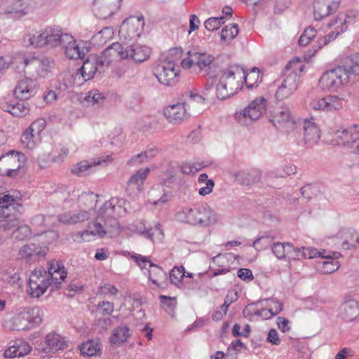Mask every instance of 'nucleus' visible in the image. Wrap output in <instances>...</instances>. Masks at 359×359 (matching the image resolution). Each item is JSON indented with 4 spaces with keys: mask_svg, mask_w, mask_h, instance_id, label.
I'll use <instances>...</instances> for the list:
<instances>
[{
    "mask_svg": "<svg viewBox=\"0 0 359 359\" xmlns=\"http://www.w3.org/2000/svg\"><path fill=\"white\" fill-rule=\"evenodd\" d=\"M151 270L148 271V278L158 287L163 288L167 285V273L157 264L150 263Z\"/></svg>",
    "mask_w": 359,
    "mask_h": 359,
    "instance_id": "nucleus-35",
    "label": "nucleus"
},
{
    "mask_svg": "<svg viewBox=\"0 0 359 359\" xmlns=\"http://www.w3.org/2000/svg\"><path fill=\"white\" fill-rule=\"evenodd\" d=\"M273 255L279 259H284L286 254L294 252V258L300 259L309 258L311 259L316 255V250L309 248L302 247V248H294L290 243H273L271 247Z\"/></svg>",
    "mask_w": 359,
    "mask_h": 359,
    "instance_id": "nucleus-11",
    "label": "nucleus"
},
{
    "mask_svg": "<svg viewBox=\"0 0 359 359\" xmlns=\"http://www.w3.org/2000/svg\"><path fill=\"white\" fill-rule=\"evenodd\" d=\"M81 353L86 356L100 355L101 344L99 340H89L80 346Z\"/></svg>",
    "mask_w": 359,
    "mask_h": 359,
    "instance_id": "nucleus-41",
    "label": "nucleus"
},
{
    "mask_svg": "<svg viewBox=\"0 0 359 359\" xmlns=\"http://www.w3.org/2000/svg\"><path fill=\"white\" fill-rule=\"evenodd\" d=\"M340 0H315L313 3V15L316 20L323 18L335 13L339 8Z\"/></svg>",
    "mask_w": 359,
    "mask_h": 359,
    "instance_id": "nucleus-20",
    "label": "nucleus"
},
{
    "mask_svg": "<svg viewBox=\"0 0 359 359\" xmlns=\"http://www.w3.org/2000/svg\"><path fill=\"white\" fill-rule=\"evenodd\" d=\"M223 16L217 18H210L204 22V26L208 31L212 32L218 29L220 26L224 23Z\"/></svg>",
    "mask_w": 359,
    "mask_h": 359,
    "instance_id": "nucleus-54",
    "label": "nucleus"
},
{
    "mask_svg": "<svg viewBox=\"0 0 359 359\" xmlns=\"http://www.w3.org/2000/svg\"><path fill=\"white\" fill-rule=\"evenodd\" d=\"M160 302L161 303L164 305V306H166L165 309L167 312L172 311L174 308L176 306V298L175 297H170L165 295H161L160 296Z\"/></svg>",
    "mask_w": 359,
    "mask_h": 359,
    "instance_id": "nucleus-61",
    "label": "nucleus"
},
{
    "mask_svg": "<svg viewBox=\"0 0 359 359\" xmlns=\"http://www.w3.org/2000/svg\"><path fill=\"white\" fill-rule=\"evenodd\" d=\"M46 126V122L43 118H39L34 121L28 128L34 132L35 135L41 137V132L45 129Z\"/></svg>",
    "mask_w": 359,
    "mask_h": 359,
    "instance_id": "nucleus-57",
    "label": "nucleus"
},
{
    "mask_svg": "<svg viewBox=\"0 0 359 359\" xmlns=\"http://www.w3.org/2000/svg\"><path fill=\"white\" fill-rule=\"evenodd\" d=\"M352 17L344 14L338 15L334 19L332 20L328 24L327 27L333 28L334 30L328 34L323 36L330 43L334 40L338 35L345 32L348 28V24L351 23Z\"/></svg>",
    "mask_w": 359,
    "mask_h": 359,
    "instance_id": "nucleus-22",
    "label": "nucleus"
},
{
    "mask_svg": "<svg viewBox=\"0 0 359 359\" xmlns=\"http://www.w3.org/2000/svg\"><path fill=\"white\" fill-rule=\"evenodd\" d=\"M164 115L172 123H180L191 116L187 107L182 103L170 105L164 109Z\"/></svg>",
    "mask_w": 359,
    "mask_h": 359,
    "instance_id": "nucleus-23",
    "label": "nucleus"
},
{
    "mask_svg": "<svg viewBox=\"0 0 359 359\" xmlns=\"http://www.w3.org/2000/svg\"><path fill=\"white\" fill-rule=\"evenodd\" d=\"M38 87L36 79L25 78L18 81L13 91L14 95L20 100H27L36 94Z\"/></svg>",
    "mask_w": 359,
    "mask_h": 359,
    "instance_id": "nucleus-19",
    "label": "nucleus"
},
{
    "mask_svg": "<svg viewBox=\"0 0 359 359\" xmlns=\"http://www.w3.org/2000/svg\"><path fill=\"white\" fill-rule=\"evenodd\" d=\"M183 56V50L180 47H177L172 48L169 50L168 55L165 60H174L175 62V65L177 62L181 59Z\"/></svg>",
    "mask_w": 359,
    "mask_h": 359,
    "instance_id": "nucleus-63",
    "label": "nucleus"
},
{
    "mask_svg": "<svg viewBox=\"0 0 359 359\" xmlns=\"http://www.w3.org/2000/svg\"><path fill=\"white\" fill-rule=\"evenodd\" d=\"M84 100L93 107H99L104 102L105 97L97 90H93L87 93Z\"/></svg>",
    "mask_w": 359,
    "mask_h": 359,
    "instance_id": "nucleus-45",
    "label": "nucleus"
},
{
    "mask_svg": "<svg viewBox=\"0 0 359 359\" xmlns=\"http://www.w3.org/2000/svg\"><path fill=\"white\" fill-rule=\"evenodd\" d=\"M151 54V49L140 44H133L125 47V59L132 60L135 62L141 63L147 60Z\"/></svg>",
    "mask_w": 359,
    "mask_h": 359,
    "instance_id": "nucleus-24",
    "label": "nucleus"
},
{
    "mask_svg": "<svg viewBox=\"0 0 359 359\" xmlns=\"http://www.w3.org/2000/svg\"><path fill=\"white\" fill-rule=\"evenodd\" d=\"M1 275V278L8 283L13 285L20 280V276L18 270L13 267H9L0 272Z\"/></svg>",
    "mask_w": 359,
    "mask_h": 359,
    "instance_id": "nucleus-46",
    "label": "nucleus"
},
{
    "mask_svg": "<svg viewBox=\"0 0 359 359\" xmlns=\"http://www.w3.org/2000/svg\"><path fill=\"white\" fill-rule=\"evenodd\" d=\"M73 224L83 222L91 217V213L89 210H80L76 212H72Z\"/></svg>",
    "mask_w": 359,
    "mask_h": 359,
    "instance_id": "nucleus-58",
    "label": "nucleus"
},
{
    "mask_svg": "<svg viewBox=\"0 0 359 359\" xmlns=\"http://www.w3.org/2000/svg\"><path fill=\"white\" fill-rule=\"evenodd\" d=\"M45 342L47 345L46 347L43 348V351L45 353L62 350L67 346V341L65 340L64 337L55 332H50L46 335Z\"/></svg>",
    "mask_w": 359,
    "mask_h": 359,
    "instance_id": "nucleus-33",
    "label": "nucleus"
},
{
    "mask_svg": "<svg viewBox=\"0 0 359 359\" xmlns=\"http://www.w3.org/2000/svg\"><path fill=\"white\" fill-rule=\"evenodd\" d=\"M25 72L32 76H46L54 67L53 60L47 57H30L24 60Z\"/></svg>",
    "mask_w": 359,
    "mask_h": 359,
    "instance_id": "nucleus-10",
    "label": "nucleus"
},
{
    "mask_svg": "<svg viewBox=\"0 0 359 359\" xmlns=\"http://www.w3.org/2000/svg\"><path fill=\"white\" fill-rule=\"evenodd\" d=\"M26 157L22 152L10 150L0 156V175L15 177L25 165Z\"/></svg>",
    "mask_w": 359,
    "mask_h": 359,
    "instance_id": "nucleus-6",
    "label": "nucleus"
},
{
    "mask_svg": "<svg viewBox=\"0 0 359 359\" xmlns=\"http://www.w3.org/2000/svg\"><path fill=\"white\" fill-rule=\"evenodd\" d=\"M187 98L185 99V101L182 103L184 104L185 107L188 109V111L190 112V114L196 115L198 114L201 111L199 109V105L197 104L193 97L190 96L189 93H187Z\"/></svg>",
    "mask_w": 359,
    "mask_h": 359,
    "instance_id": "nucleus-56",
    "label": "nucleus"
},
{
    "mask_svg": "<svg viewBox=\"0 0 359 359\" xmlns=\"http://www.w3.org/2000/svg\"><path fill=\"white\" fill-rule=\"evenodd\" d=\"M43 320V311L38 307H26L13 318L11 330H25L39 325Z\"/></svg>",
    "mask_w": 359,
    "mask_h": 359,
    "instance_id": "nucleus-7",
    "label": "nucleus"
},
{
    "mask_svg": "<svg viewBox=\"0 0 359 359\" xmlns=\"http://www.w3.org/2000/svg\"><path fill=\"white\" fill-rule=\"evenodd\" d=\"M158 82L166 86H175L177 81L178 69L174 60H163L156 64L153 69Z\"/></svg>",
    "mask_w": 359,
    "mask_h": 359,
    "instance_id": "nucleus-8",
    "label": "nucleus"
},
{
    "mask_svg": "<svg viewBox=\"0 0 359 359\" xmlns=\"http://www.w3.org/2000/svg\"><path fill=\"white\" fill-rule=\"evenodd\" d=\"M131 258L141 269H145L147 264L150 266V263H153L149 257L138 254L133 255Z\"/></svg>",
    "mask_w": 359,
    "mask_h": 359,
    "instance_id": "nucleus-62",
    "label": "nucleus"
},
{
    "mask_svg": "<svg viewBox=\"0 0 359 359\" xmlns=\"http://www.w3.org/2000/svg\"><path fill=\"white\" fill-rule=\"evenodd\" d=\"M351 64L344 65L346 70H352L351 79L355 81L356 76L359 74V53H357L350 58Z\"/></svg>",
    "mask_w": 359,
    "mask_h": 359,
    "instance_id": "nucleus-50",
    "label": "nucleus"
},
{
    "mask_svg": "<svg viewBox=\"0 0 359 359\" xmlns=\"http://www.w3.org/2000/svg\"><path fill=\"white\" fill-rule=\"evenodd\" d=\"M319 192L318 187L313 184H306L301 189V194L304 198L308 200L317 196Z\"/></svg>",
    "mask_w": 359,
    "mask_h": 359,
    "instance_id": "nucleus-55",
    "label": "nucleus"
},
{
    "mask_svg": "<svg viewBox=\"0 0 359 359\" xmlns=\"http://www.w3.org/2000/svg\"><path fill=\"white\" fill-rule=\"evenodd\" d=\"M31 234L30 229L27 225H21L20 221L18 225L12 232V238L15 240L22 241Z\"/></svg>",
    "mask_w": 359,
    "mask_h": 359,
    "instance_id": "nucleus-48",
    "label": "nucleus"
},
{
    "mask_svg": "<svg viewBox=\"0 0 359 359\" xmlns=\"http://www.w3.org/2000/svg\"><path fill=\"white\" fill-rule=\"evenodd\" d=\"M121 0H95L93 11L97 18L107 19L120 7Z\"/></svg>",
    "mask_w": 359,
    "mask_h": 359,
    "instance_id": "nucleus-17",
    "label": "nucleus"
},
{
    "mask_svg": "<svg viewBox=\"0 0 359 359\" xmlns=\"http://www.w3.org/2000/svg\"><path fill=\"white\" fill-rule=\"evenodd\" d=\"M47 249L34 243L25 245L19 250L18 255L21 259H29L33 257H44Z\"/></svg>",
    "mask_w": 359,
    "mask_h": 359,
    "instance_id": "nucleus-36",
    "label": "nucleus"
},
{
    "mask_svg": "<svg viewBox=\"0 0 359 359\" xmlns=\"http://www.w3.org/2000/svg\"><path fill=\"white\" fill-rule=\"evenodd\" d=\"M97 310L102 316H110L114 310V304L109 301H102L97 305Z\"/></svg>",
    "mask_w": 359,
    "mask_h": 359,
    "instance_id": "nucleus-53",
    "label": "nucleus"
},
{
    "mask_svg": "<svg viewBox=\"0 0 359 359\" xmlns=\"http://www.w3.org/2000/svg\"><path fill=\"white\" fill-rule=\"evenodd\" d=\"M266 100L263 97L256 98L248 107L241 112L236 113V118L243 125H249L257 120L265 111Z\"/></svg>",
    "mask_w": 359,
    "mask_h": 359,
    "instance_id": "nucleus-12",
    "label": "nucleus"
},
{
    "mask_svg": "<svg viewBox=\"0 0 359 359\" xmlns=\"http://www.w3.org/2000/svg\"><path fill=\"white\" fill-rule=\"evenodd\" d=\"M144 25L143 16L126 19L121 26L120 32H128V37L133 39L139 37Z\"/></svg>",
    "mask_w": 359,
    "mask_h": 359,
    "instance_id": "nucleus-26",
    "label": "nucleus"
},
{
    "mask_svg": "<svg viewBox=\"0 0 359 359\" xmlns=\"http://www.w3.org/2000/svg\"><path fill=\"white\" fill-rule=\"evenodd\" d=\"M109 156H102L99 158H92L90 161H82L72 165L71 172L77 176H86L93 171V168L107 161H111Z\"/></svg>",
    "mask_w": 359,
    "mask_h": 359,
    "instance_id": "nucleus-21",
    "label": "nucleus"
},
{
    "mask_svg": "<svg viewBox=\"0 0 359 359\" xmlns=\"http://www.w3.org/2000/svg\"><path fill=\"white\" fill-rule=\"evenodd\" d=\"M297 172V168L293 165H286L280 168H277L274 170L269 171L267 173V177H285L291 175L295 174Z\"/></svg>",
    "mask_w": 359,
    "mask_h": 359,
    "instance_id": "nucleus-42",
    "label": "nucleus"
},
{
    "mask_svg": "<svg viewBox=\"0 0 359 359\" xmlns=\"http://www.w3.org/2000/svg\"><path fill=\"white\" fill-rule=\"evenodd\" d=\"M344 99L337 95H327L313 100L310 104L312 109L325 111L339 110L343 107Z\"/></svg>",
    "mask_w": 359,
    "mask_h": 359,
    "instance_id": "nucleus-18",
    "label": "nucleus"
},
{
    "mask_svg": "<svg viewBox=\"0 0 359 359\" xmlns=\"http://www.w3.org/2000/svg\"><path fill=\"white\" fill-rule=\"evenodd\" d=\"M149 196L150 202L157 206L166 203L170 199L172 195L170 193L165 192L161 187H158L150 191Z\"/></svg>",
    "mask_w": 359,
    "mask_h": 359,
    "instance_id": "nucleus-39",
    "label": "nucleus"
},
{
    "mask_svg": "<svg viewBox=\"0 0 359 359\" xmlns=\"http://www.w3.org/2000/svg\"><path fill=\"white\" fill-rule=\"evenodd\" d=\"M340 264L337 260H329L323 262V271L325 273H331L339 267Z\"/></svg>",
    "mask_w": 359,
    "mask_h": 359,
    "instance_id": "nucleus-64",
    "label": "nucleus"
},
{
    "mask_svg": "<svg viewBox=\"0 0 359 359\" xmlns=\"http://www.w3.org/2000/svg\"><path fill=\"white\" fill-rule=\"evenodd\" d=\"M40 140V137L35 135L29 128H27L22 135L21 142L24 147L33 149L36 142Z\"/></svg>",
    "mask_w": 359,
    "mask_h": 359,
    "instance_id": "nucleus-47",
    "label": "nucleus"
},
{
    "mask_svg": "<svg viewBox=\"0 0 359 359\" xmlns=\"http://www.w3.org/2000/svg\"><path fill=\"white\" fill-rule=\"evenodd\" d=\"M15 208L5 211L4 215H0V231L7 232L12 231L18 225L19 219L17 217L11 213L15 211Z\"/></svg>",
    "mask_w": 359,
    "mask_h": 359,
    "instance_id": "nucleus-37",
    "label": "nucleus"
},
{
    "mask_svg": "<svg viewBox=\"0 0 359 359\" xmlns=\"http://www.w3.org/2000/svg\"><path fill=\"white\" fill-rule=\"evenodd\" d=\"M238 34V25L229 24L225 26L221 32V40L225 43H229Z\"/></svg>",
    "mask_w": 359,
    "mask_h": 359,
    "instance_id": "nucleus-43",
    "label": "nucleus"
},
{
    "mask_svg": "<svg viewBox=\"0 0 359 359\" xmlns=\"http://www.w3.org/2000/svg\"><path fill=\"white\" fill-rule=\"evenodd\" d=\"M238 292L231 291L229 292L226 294L224 304L220 306V309L226 313L229 306L238 299Z\"/></svg>",
    "mask_w": 359,
    "mask_h": 359,
    "instance_id": "nucleus-60",
    "label": "nucleus"
},
{
    "mask_svg": "<svg viewBox=\"0 0 359 359\" xmlns=\"http://www.w3.org/2000/svg\"><path fill=\"white\" fill-rule=\"evenodd\" d=\"M332 142L359 154V126L353 125L348 128L337 130L334 134Z\"/></svg>",
    "mask_w": 359,
    "mask_h": 359,
    "instance_id": "nucleus-9",
    "label": "nucleus"
},
{
    "mask_svg": "<svg viewBox=\"0 0 359 359\" xmlns=\"http://www.w3.org/2000/svg\"><path fill=\"white\" fill-rule=\"evenodd\" d=\"M67 272L60 262L52 261L48 271L35 270L29 276V285L30 294L33 297H39L46 291L48 287H60L61 283L67 277Z\"/></svg>",
    "mask_w": 359,
    "mask_h": 359,
    "instance_id": "nucleus-1",
    "label": "nucleus"
},
{
    "mask_svg": "<svg viewBox=\"0 0 359 359\" xmlns=\"http://www.w3.org/2000/svg\"><path fill=\"white\" fill-rule=\"evenodd\" d=\"M185 276L184 268L182 266H175L170 272V283L177 285Z\"/></svg>",
    "mask_w": 359,
    "mask_h": 359,
    "instance_id": "nucleus-51",
    "label": "nucleus"
},
{
    "mask_svg": "<svg viewBox=\"0 0 359 359\" xmlns=\"http://www.w3.org/2000/svg\"><path fill=\"white\" fill-rule=\"evenodd\" d=\"M115 201L112 198L106 201L99 210L98 217L105 219L104 226L100 222L95 221L88 225V229L83 231L82 236L91 234L103 238L107 234L111 237L118 233L119 224L117 219L114 216L116 209Z\"/></svg>",
    "mask_w": 359,
    "mask_h": 359,
    "instance_id": "nucleus-3",
    "label": "nucleus"
},
{
    "mask_svg": "<svg viewBox=\"0 0 359 359\" xmlns=\"http://www.w3.org/2000/svg\"><path fill=\"white\" fill-rule=\"evenodd\" d=\"M97 201V195L90 191L84 192L79 197V203L88 208L89 211L95 207Z\"/></svg>",
    "mask_w": 359,
    "mask_h": 359,
    "instance_id": "nucleus-44",
    "label": "nucleus"
},
{
    "mask_svg": "<svg viewBox=\"0 0 359 359\" xmlns=\"http://www.w3.org/2000/svg\"><path fill=\"white\" fill-rule=\"evenodd\" d=\"M100 57L108 69L113 61L125 59V48L118 42L113 43L103 50Z\"/></svg>",
    "mask_w": 359,
    "mask_h": 359,
    "instance_id": "nucleus-25",
    "label": "nucleus"
},
{
    "mask_svg": "<svg viewBox=\"0 0 359 359\" xmlns=\"http://www.w3.org/2000/svg\"><path fill=\"white\" fill-rule=\"evenodd\" d=\"M244 74V69L238 65H230L219 71V80L215 88V95L219 100L229 98L237 93L238 81L237 76Z\"/></svg>",
    "mask_w": 359,
    "mask_h": 359,
    "instance_id": "nucleus-4",
    "label": "nucleus"
},
{
    "mask_svg": "<svg viewBox=\"0 0 359 359\" xmlns=\"http://www.w3.org/2000/svg\"><path fill=\"white\" fill-rule=\"evenodd\" d=\"M214 57L206 53H195V66L196 73L205 72L210 79L218 77L219 71L222 69L213 62Z\"/></svg>",
    "mask_w": 359,
    "mask_h": 359,
    "instance_id": "nucleus-14",
    "label": "nucleus"
},
{
    "mask_svg": "<svg viewBox=\"0 0 359 359\" xmlns=\"http://www.w3.org/2000/svg\"><path fill=\"white\" fill-rule=\"evenodd\" d=\"M46 47L49 48L62 46L64 42H67L70 34L64 33L58 26H48L43 29Z\"/></svg>",
    "mask_w": 359,
    "mask_h": 359,
    "instance_id": "nucleus-15",
    "label": "nucleus"
},
{
    "mask_svg": "<svg viewBox=\"0 0 359 359\" xmlns=\"http://www.w3.org/2000/svg\"><path fill=\"white\" fill-rule=\"evenodd\" d=\"M150 169L146 168L140 169L133 175L127 183L126 191L129 194L139 193L142 190V186L147 179Z\"/></svg>",
    "mask_w": 359,
    "mask_h": 359,
    "instance_id": "nucleus-28",
    "label": "nucleus"
},
{
    "mask_svg": "<svg viewBox=\"0 0 359 359\" xmlns=\"http://www.w3.org/2000/svg\"><path fill=\"white\" fill-rule=\"evenodd\" d=\"M352 70H346L344 66L325 72L319 79V88L324 91L334 92L348 82H353L351 79Z\"/></svg>",
    "mask_w": 359,
    "mask_h": 359,
    "instance_id": "nucleus-5",
    "label": "nucleus"
},
{
    "mask_svg": "<svg viewBox=\"0 0 359 359\" xmlns=\"http://www.w3.org/2000/svg\"><path fill=\"white\" fill-rule=\"evenodd\" d=\"M113 29L111 27H104L94 36L95 40H100V43H105L107 39L111 38L113 35Z\"/></svg>",
    "mask_w": 359,
    "mask_h": 359,
    "instance_id": "nucleus-59",
    "label": "nucleus"
},
{
    "mask_svg": "<svg viewBox=\"0 0 359 359\" xmlns=\"http://www.w3.org/2000/svg\"><path fill=\"white\" fill-rule=\"evenodd\" d=\"M0 107L4 111L8 112L15 117H24L30 111L29 104L25 100H20L15 104L3 102Z\"/></svg>",
    "mask_w": 359,
    "mask_h": 359,
    "instance_id": "nucleus-30",
    "label": "nucleus"
},
{
    "mask_svg": "<svg viewBox=\"0 0 359 359\" xmlns=\"http://www.w3.org/2000/svg\"><path fill=\"white\" fill-rule=\"evenodd\" d=\"M32 350L28 342L21 339L16 340L5 351L4 356L7 358L23 357L27 355Z\"/></svg>",
    "mask_w": 359,
    "mask_h": 359,
    "instance_id": "nucleus-31",
    "label": "nucleus"
},
{
    "mask_svg": "<svg viewBox=\"0 0 359 359\" xmlns=\"http://www.w3.org/2000/svg\"><path fill=\"white\" fill-rule=\"evenodd\" d=\"M304 143L308 147H312L320 139V130L313 119H305L303 122Z\"/></svg>",
    "mask_w": 359,
    "mask_h": 359,
    "instance_id": "nucleus-27",
    "label": "nucleus"
},
{
    "mask_svg": "<svg viewBox=\"0 0 359 359\" xmlns=\"http://www.w3.org/2000/svg\"><path fill=\"white\" fill-rule=\"evenodd\" d=\"M70 39L67 42H64L62 47L65 49V56L70 60L83 59L87 49L85 47H81L77 43L72 35L70 34Z\"/></svg>",
    "mask_w": 359,
    "mask_h": 359,
    "instance_id": "nucleus-29",
    "label": "nucleus"
},
{
    "mask_svg": "<svg viewBox=\"0 0 359 359\" xmlns=\"http://www.w3.org/2000/svg\"><path fill=\"white\" fill-rule=\"evenodd\" d=\"M130 335V330L128 327L119 326L114 330L110 337V341L112 344L119 345L126 341Z\"/></svg>",
    "mask_w": 359,
    "mask_h": 359,
    "instance_id": "nucleus-40",
    "label": "nucleus"
},
{
    "mask_svg": "<svg viewBox=\"0 0 359 359\" xmlns=\"http://www.w3.org/2000/svg\"><path fill=\"white\" fill-rule=\"evenodd\" d=\"M299 86V76L292 69L283 80L276 93V97L278 100H283L290 97L297 89Z\"/></svg>",
    "mask_w": 359,
    "mask_h": 359,
    "instance_id": "nucleus-16",
    "label": "nucleus"
},
{
    "mask_svg": "<svg viewBox=\"0 0 359 359\" xmlns=\"http://www.w3.org/2000/svg\"><path fill=\"white\" fill-rule=\"evenodd\" d=\"M43 29L27 33L22 39V44L27 48H39L46 47Z\"/></svg>",
    "mask_w": 359,
    "mask_h": 359,
    "instance_id": "nucleus-34",
    "label": "nucleus"
},
{
    "mask_svg": "<svg viewBox=\"0 0 359 359\" xmlns=\"http://www.w3.org/2000/svg\"><path fill=\"white\" fill-rule=\"evenodd\" d=\"M236 180L243 185H250L258 182L261 179V173L257 170H241L236 174Z\"/></svg>",
    "mask_w": 359,
    "mask_h": 359,
    "instance_id": "nucleus-38",
    "label": "nucleus"
},
{
    "mask_svg": "<svg viewBox=\"0 0 359 359\" xmlns=\"http://www.w3.org/2000/svg\"><path fill=\"white\" fill-rule=\"evenodd\" d=\"M257 68L254 67L250 74H246L244 70V74H241V76H238L240 78H244V81L248 88H252L255 83L258 82L259 74L257 71Z\"/></svg>",
    "mask_w": 359,
    "mask_h": 359,
    "instance_id": "nucleus-52",
    "label": "nucleus"
},
{
    "mask_svg": "<svg viewBox=\"0 0 359 359\" xmlns=\"http://www.w3.org/2000/svg\"><path fill=\"white\" fill-rule=\"evenodd\" d=\"M107 69L102 58L99 55L91 54L83 61V65L79 71L84 81H88L95 75H101Z\"/></svg>",
    "mask_w": 359,
    "mask_h": 359,
    "instance_id": "nucleus-13",
    "label": "nucleus"
},
{
    "mask_svg": "<svg viewBox=\"0 0 359 359\" xmlns=\"http://www.w3.org/2000/svg\"><path fill=\"white\" fill-rule=\"evenodd\" d=\"M359 314L358 302L349 300L344 302L339 310V317L346 322L354 320Z\"/></svg>",
    "mask_w": 359,
    "mask_h": 359,
    "instance_id": "nucleus-32",
    "label": "nucleus"
},
{
    "mask_svg": "<svg viewBox=\"0 0 359 359\" xmlns=\"http://www.w3.org/2000/svg\"><path fill=\"white\" fill-rule=\"evenodd\" d=\"M273 238L269 236H263L257 238L253 243L252 247L257 250H264L269 247H272Z\"/></svg>",
    "mask_w": 359,
    "mask_h": 359,
    "instance_id": "nucleus-49",
    "label": "nucleus"
},
{
    "mask_svg": "<svg viewBox=\"0 0 359 359\" xmlns=\"http://www.w3.org/2000/svg\"><path fill=\"white\" fill-rule=\"evenodd\" d=\"M175 217L179 222L200 227H209L217 222V214L208 204L184 207Z\"/></svg>",
    "mask_w": 359,
    "mask_h": 359,
    "instance_id": "nucleus-2",
    "label": "nucleus"
}]
</instances>
